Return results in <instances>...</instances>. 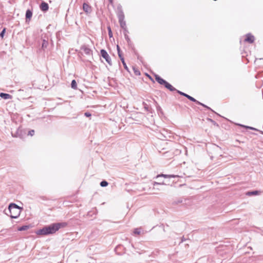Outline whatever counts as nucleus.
I'll use <instances>...</instances> for the list:
<instances>
[{
    "label": "nucleus",
    "instance_id": "obj_28",
    "mask_svg": "<svg viewBox=\"0 0 263 263\" xmlns=\"http://www.w3.org/2000/svg\"><path fill=\"white\" fill-rule=\"evenodd\" d=\"M197 104H199V105H201V106H203L204 107H206V108H207L209 110H212L211 108H210L209 107L207 106L206 105H205V104H203V103H202L201 102H200V103H197Z\"/></svg>",
    "mask_w": 263,
    "mask_h": 263
},
{
    "label": "nucleus",
    "instance_id": "obj_8",
    "mask_svg": "<svg viewBox=\"0 0 263 263\" xmlns=\"http://www.w3.org/2000/svg\"><path fill=\"white\" fill-rule=\"evenodd\" d=\"M40 9L44 12L47 11L49 9L48 4L44 2H42L40 5Z\"/></svg>",
    "mask_w": 263,
    "mask_h": 263
},
{
    "label": "nucleus",
    "instance_id": "obj_24",
    "mask_svg": "<svg viewBox=\"0 0 263 263\" xmlns=\"http://www.w3.org/2000/svg\"><path fill=\"white\" fill-rule=\"evenodd\" d=\"M107 30L108 31V35L110 38L112 37V33L110 26L107 27Z\"/></svg>",
    "mask_w": 263,
    "mask_h": 263
},
{
    "label": "nucleus",
    "instance_id": "obj_37",
    "mask_svg": "<svg viewBox=\"0 0 263 263\" xmlns=\"http://www.w3.org/2000/svg\"><path fill=\"white\" fill-rule=\"evenodd\" d=\"M117 48L118 52H119V51H121L120 50V47H119V46L118 45H117Z\"/></svg>",
    "mask_w": 263,
    "mask_h": 263
},
{
    "label": "nucleus",
    "instance_id": "obj_36",
    "mask_svg": "<svg viewBox=\"0 0 263 263\" xmlns=\"http://www.w3.org/2000/svg\"><path fill=\"white\" fill-rule=\"evenodd\" d=\"M123 29L124 30V33H126V34H127V32H128V31H127V28L126 27V28H124V29Z\"/></svg>",
    "mask_w": 263,
    "mask_h": 263
},
{
    "label": "nucleus",
    "instance_id": "obj_7",
    "mask_svg": "<svg viewBox=\"0 0 263 263\" xmlns=\"http://www.w3.org/2000/svg\"><path fill=\"white\" fill-rule=\"evenodd\" d=\"M81 49L87 55H90L92 53L91 50L85 45L82 46Z\"/></svg>",
    "mask_w": 263,
    "mask_h": 263
},
{
    "label": "nucleus",
    "instance_id": "obj_11",
    "mask_svg": "<svg viewBox=\"0 0 263 263\" xmlns=\"http://www.w3.org/2000/svg\"><path fill=\"white\" fill-rule=\"evenodd\" d=\"M26 21H27L28 20H30L32 16V12L31 10L28 9L27 10L26 12Z\"/></svg>",
    "mask_w": 263,
    "mask_h": 263
},
{
    "label": "nucleus",
    "instance_id": "obj_41",
    "mask_svg": "<svg viewBox=\"0 0 263 263\" xmlns=\"http://www.w3.org/2000/svg\"><path fill=\"white\" fill-rule=\"evenodd\" d=\"M259 60H263V59H260Z\"/></svg>",
    "mask_w": 263,
    "mask_h": 263
},
{
    "label": "nucleus",
    "instance_id": "obj_29",
    "mask_svg": "<svg viewBox=\"0 0 263 263\" xmlns=\"http://www.w3.org/2000/svg\"><path fill=\"white\" fill-rule=\"evenodd\" d=\"M34 133L35 132L34 130H30V131L28 132V135L32 136L33 135H34Z\"/></svg>",
    "mask_w": 263,
    "mask_h": 263
},
{
    "label": "nucleus",
    "instance_id": "obj_17",
    "mask_svg": "<svg viewBox=\"0 0 263 263\" xmlns=\"http://www.w3.org/2000/svg\"><path fill=\"white\" fill-rule=\"evenodd\" d=\"M240 126H242L246 128H248V129H250L251 130H257V131H259L261 134H263V132L262 131H260L259 130H258L257 129L254 128V127H251V126H245V125H240Z\"/></svg>",
    "mask_w": 263,
    "mask_h": 263
},
{
    "label": "nucleus",
    "instance_id": "obj_2",
    "mask_svg": "<svg viewBox=\"0 0 263 263\" xmlns=\"http://www.w3.org/2000/svg\"><path fill=\"white\" fill-rule=\"evenodd\" d=\"M21 211L22 208L15 203H11L9 205L8 211L9 212V216L11 218H18Z\"/></svg>",
    "mask_w": 263,
    "mask_h": 263
},
{
    "label": "nucleus",
    "instance_id": "obj_5",
    "mask_svg": "<svg viewBox=\"0 0 263 263\" xmlns=\"http://www.w3.org/2000/svg\"><path fill=\"white\" fill-rule=\"evenodd\" d=\"M83 9L86 14H90L92 11V9L90 6L88 4L84 3L83 5Z\"/></svg>",
    "mask_w": 263,
    "mask_h": 263
},
{
    "label": "nucleus",
    "instance_id": "obj_20",
    "mask_svg": "<svg viewBox=\"0 0 263 263\" xmlns=\"http://www.w3.org/2000/svg\"><path fill=\"white\" fill-rule=\"evenodd\" d=\"M119 23H120V26L122 28V29H124L125 28H126V22L124 20H123V21H119Z\"/></svg>",
    "mask_w": 263,
    "mask_h": 263
},
{
    "label": "nucleus",
    "instance_id": "obj_4",
    "mask_svg": "<svg viewBox=\"0 0 263 263\" xmlns=\"http://www.w3.org/2000/svg\"><path fill=\"white\" fill-rule=\"evenodd\" d=\"M254 40L255 37L251 33H249L246 35L245 42L249 43L250 44H252L254 42Z\"/></svg>",
    "mask_w": 263,
    "mask_h": 263
},
{
    "label": "nucleus",
    "instance_id": "obj_12",
    "mask_svg": "<svg viewBox=\"0 0 263 263\" xmlns=\"http://www.w3.org/2000/svg\"><path fill=\"white\" fill-rule=\"evenodd\" d=\"M165 87L167 89H169L171 91H176L177 89L174 87L171 84H170L169 83L167 82L166 84L165 85Z\"/></svg>",
    "mask_w": 263,
    "mask_h": 263
},
{
    "label": "nucleus",
    "instance_id": "obj_10",
    "mask_svg": "<svg viewBox=\"0 0 263 263\" xmlns=\"http://www.w3.org/2000/svg\"><path fill=\"white\" fill-rule=\"evenodd\" d=\"M0 97L2 98L5 99V100L11 99L12 98V96L10 95H9L8 93H4V92L0 93Z\"/></svg>",
    "mask_w": 263,
    "mask_h": 263
},
{
    "label": "nucleus",
    "instance_id": "obj_40",
    "mask_svg": "<svg viewBox=\"0 0 263 263\" xmlns=\"http://www.w3.org/2000/svg\"><path fill=\"white\" fill-rule=\"evenodd\" d=\"M110 3H112V0H109Z\"/></svg>",
    "mask_w": 263,
    "mask_h": 263
},
{
    "label": "nucleus",
    "instance_id": "obj_30",
    "mask_svg": "<svg viewBox=\"0 0 263 263\" xmlns=\"http://www.w3.org/2000/svg\"><path fill=\"white\" fill-rule=\"evenodd\" d=\"M124 37H125V39L127 41V42H130V39H129V37L128 36L127 34L124 33Z\"/></svg>",
    "mask_w": 263,
    "mask_h": 263
},
{
    "label": "nucleus",
    "instance_id": "obj_13",
    "mask_svg": "<svg viewBox=\"0 0 263 263\" xmlns=\"http://www.w3.org/2000/svg\"><path fill=\"white\" fill-rule=\"evenodd\" d=\"M259 194L258 191H249L246 193V195L248 196L257 195Z\"/></svg>",
    "mask_w": 263,
    "mask_h": 263
},
{
    "label": "nucleus",
    "instance_id": "obj_9",
    "mask_svg": "<svg viewBox=\"0 0 263 263\" xmlns=\"http://www.w3.org/2000/svg\"><path fill=\"white\" fill-rule=\"evenodd\" d=\"M160 177H163L164 178H175V177H179V176L178 175H166V174H160L156 176V178H158Z\"/></svg>",
    "mask_w": 263,
    "mask_h": 263
},
{
    "label": "nucleus",
    "instance_id": "obj_33",
    "mask_svg": "<svg viewBox=\"0 0 263 263\" xmlns=\"http://www.w3.org/2000/svg\"><path fill=\"white\" fill-rule=\"evenodd\" d=\"M85 116L87 117H89L91 116V114L88 112H86L85 113Z\"/></svg>",
    "mask_w": 263,
    "mask_h": 263
},
{
    "label": "nucleus",
    "instance_id": "obj_1",
    "mask_svg": "<svg viewBox=\"0 0 263 263\" xmlns=\"http://www.w3.org/2000/svg\"><path fill=\"white\" fill-rule=\"evenodd\" d=\"M60 229V224H55V223L45 226L41 229L39 230L36 232L37 235H47L55 233Z\"/></svg>",
    "mask_w": 263,
    "mask_h": 263
},
{
    "label": "nucleus",
    "instance_id": "obj_14",
    "mask_svg": "<svg viewBox=\"0 0 263 263\" xmlns=\"http://www.w3.org/2000/svg\"><path fill=\"white\" fill-rule=\"evenodd\" d=\"M118 17L119 21H123L124 19V15L123 12L122 10L119 11L118 13Z\"/></svg>",
    "mask_w": 263,
    "mask_h": 263
},
{
    "label": "nucleus",
    "instance_id": "obj_31",
    "mask_svg": "<svg viewBox=\"0 0 263 263\" xmlns=\"http://www.w3.org/2000/svg\"><path fill=\"white\" fill-rule=\"evenodd\" d=\"M55 224H60V228L61 227H64L66 226V223L65 222H62V223H55Z\"/></svg>",
    "mask_w": 263,
    "mask_h": 263
},
{
    "label": "nucleus",
    "instance_id": "obj_25",
    "mask_svg": "<svg viewBox=\"0 0 263 263\" xmlns=\"http://www.w3.org/2000/svg\"><path fill=\"white\" fill-rule=\"evenodd\" d=\"M141 233L140 229V228H136L134 231V233L135 234L139 235Z\"/></svg>",
    "mask_w": 263,
    "mask_h": 263
},
{
    "label": "nucleus",
    "instance_id": "obj_35",
    "mask_svg": "<svg viewBox=\"0 0 263 263\" xmlns=\"http://www.w3.org/2000/svg\"><path fill=\"white\" fill-rule=\"evenodd\" d=\"M120 59L121 60L122 64L124 63H125V61H124V59L123 58V57H121V58H120Z\"/></svg>",
    "mask_w": 263,
    "mask_h": 263
},
{
    "label": "nucleus",
    "instance_id": "obj_39",
    "mask_svg": "<svg viewBox=\"0 0 263 263\" xmlns=\"http://www.w3.org/2000/svg\"><path fill=\"white\" fill-rule=\"evenodd\" d=\"M184 240H185V239H184V238H182L181 242H183V241H184Z\"/></svg>",
    "mask_w": 263,
    "mask_h": 263
},
{
    "label": "nucleus",
    "instance_id": "obj_21",
    "mask_svg": "<svg viewBox=\"0 0 263 263\" xmlns=\"http://www.w3.org/2000/svg\"><path fill=\"white\" fill-rule=\"evenodd\" d=\"M153 184L154 186V189H155V186L156 185H163V184H165L164 183V182H158L154 181V182H153Z\"/></svg>",
    "mask_w": 263,
    "mask_h": 263
},
{
    "label": "nucleus",
    "instance_id": "obj_18",
    "mask_svg": "<svg viewBox=\"0 0 263 263\" xmlns=\"http://www.w3.org/2000/svg\"><path fill=\"white\" fill-rule=\"evenodd\" d=\"M29 226H23L22 227H20L18 228V230L20 231H25V230H27L29 229Z\"/></svg>",
    "mask_w": 263,
    "mask_h": 263
},
{
    "label": "nucleus",
    "instance_id": "obj_3",
    "mask_svg": "<svg viewBox=\"0 0 263 263\" xmlns=\"http://www.w3.org/2000/svg\"><path fill=\"white\" fill-rule=\"evenodd\" d=\"M100 53H101V55L102 56V57L105 60L106 62L110 66H111L112 65L111 60L110 56L107 52V51L105 49H101L100 51Z\"/></svg>",
    "mask_w": 263,
    "mask_h": 263
},
{
    "label": "nucleus",
    "instance_id": "obj_26",
    "mask_svg": "<svg viewBox=\"0 0 263 263\" xmlns=\"http://www.w3.org/2000/svg\"><path fill=\"white\" fill-rule=\"evenodd\" d=\"M176 91H177V92L179 95H181V96H184V97H186V95H187V94H186V93H184V92H182V91H180V90H177Z\"/></svg>",
    "mask_w": 263,
    "mask_h": 263
},
{
    "label": "nucleus",
    "instance_id": "obj_23",
    "mask_svg": "<svg viewBox=\"0 0 263 263\" xmlns=\"http://www.w3.org/2000/svg\"><path fill=\"white\" fill-rule=\"evenodd\" d=\"M133 70H134V73L135 74V75H136V76H140V71L138 69H137L135 67H133Z\"/></svg>",
    "mask_w": 263,
    "mask_h": 263
},
{
    "label": "nucleus",
    "instance_id": "obj_38",
    "mask_svg": "<svg viewBox=\"0 0 263 263\" xmlns=\"http://www.w3.org/2000/svg\"><path fill=\"white\" fill-rule=\"evenodd\" d=\"M181 202H182L181 200H179L177 202H175V203L177 204V203H181Z\"/></svg>",
    "mask_w": 263,
    "mask_h": 263
},
{
    "label": "nucleus",
    "instance_id": "obj_15",
    "mask_svg": "<svg viewBox=\"0 0 263 263\" xmlns=\"http://www.w3.org/2000/svg\"><path fill=\"white\" fill-rule=\"evenodd\" d=\"M186 98H187L190 101L195 102L196 103H200V102H199L198 101L196 100L194 98L191 97V96H190L189 95H186Z\"/></svg>",
    "mask_w": 263,
    "mask_h": 263
},
{
    "label": "nucleus",
    "instance_id": "obj_6",
    "mask_svg": "<svg viewBox=\"0 0 263 263\" xmlns=\"http://www.w3.org/2000/svg\"><path fill=\"white\" fill-rule=\"evenodd\" d=\"M155 80L159 84L161 85H163L164 86H165V85L167 82L158 75H155Z\"/></svg>",
    "mask_w": 263,
    "mask_h": 263
},
{
    "label": "nucleus",
    "instance_id": "obj_16",
    "mask_svg": "<svg viewBox=\"0 0 263 263\" xmlns=\"http://www.w3.org/2000/svg\"><path fill=\"white\" fill-rule=\"evenodd\" d=\"M48 45V42L45 40H43L42 44V48L44 50L45 48L47 47Z\"/></svg>",
    "mask_w": 263,
    "mask_h": 263
},
{
    "label": "nucleus",
    "instance_id": "obj_32",
    "mask_svg": "<svg viewBox=\"0 0 263 263\" xmlns=\"http://www.w3.org/2000/svg\"><path fill=\"white\" fill-rule=\"evenodd\" d=\"M123 66H124V68L128 71H129V69H128V68L126 64V63H123Z\"/></svg>",
    "mask_w": 263,
    "mask_h": 263
},
{
    "label": "nucleus",
    "instance_id": "obj_19",
    "mask_svg": "<svg viewBox=\"0 0 263 263\" xmlns=\"http://www.w3.org/2000/svg\"><path fill=\"white\" fill-rule=\"evenodd\" d=\"M71 88L76 89L77 88V82L75 80H73L71 83Z\"/></svg>",
    "mask_w": 263,
    "mask_h": 263
},
{
    "label": "nucleus",
    "instance_id": "obj_34",
    "mask_svg": "<svg viewBox=\"0 0 263 263\" xmlns=\"http://www.w3.org/2000/svg\"><path fill=\"white\" fill-rule=\"evenodd\" d=\"M118 56H119V58L123 57V55H122V54L121 53V51H119V52H118Z\"/></svg>",
    "mask_w": 263,
    "mask_h": 263
},
{
    "label": "nucleus",
    "instance_id": "obj_27",
    "mask_svg": "<svg viewBox=\"0 0 263 263\" xmlns=\"http://www.w3.org/2000/svg\"><path fill=\"white\" fill-rule=\"evenodd\" d=\"M5 32H6V29H5V28H4V29H3V30L2 31V32H1V33H0V36H1V37H2V38H3V37H4V34H5Z\"/></svg>",
    "mask_w": 263,
    "mask_h": 263
},
{
    "label": "nucleus",
    "instance_id": "obj_22",
    "mask_svg": "<svg viewBox=\"0 0 263 263\" xmlns=\"http://www.w3.org/2000/svg\"><path fill=\"white\" fill-rule=\"evenodd\" d=\"M108 184V182L105 180H103V181H101L100 183V185L102 187H105V186H107Z\"/></svg>",
    "mask_w": 263,
    "mask_h": 263
}]
</instances>
